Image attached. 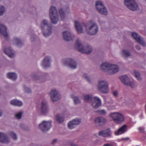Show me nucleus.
<instances>
[{"mask_svg": "<svg viewBox=\"0 0 146 146\" xmlns=\"http://www.w3.org/2000/svg\"><path fill=\"white\" fill-rule=\"evenodd\" d=\"M124 3L129 9L133 11L139 9L138 4L135 0H124Z\"/></svg>", "mask_w": 146, "mask_h": 146, "instance_id": "obj_6", "label": "nucleus"}, {"mask_svg": "<svg viewBox=\"0 0 146 146\" xmlns=\"http://www.w3.org/2000/svg\"><path fill=\"white\" fill-rule=\"evenodd\" d=\"M81 122L80 119L76 118L69 122L68 123V127L70 129L75 128L76 126L80 124Z\"/></svg>", "mask_w": 146, "mask_h": 146, "instance_id": "obj_15", "label": "nucleus"}, {"mask_svg": "<svg viewBox=\"0 0 146 146\" xmlns=\"http://www.w3.org/2000/svg\"><path fill=\"white\" fill-rule=\"evenodd\" d=\"M103 146H113L111 143H106Z\"/></svg>", "mask_w": 146, "mask_h": 146, "instance_id": "obj_47", "label": "nucleus"}, {"mask_svg": "<svg viewBox=\"0 0 146 146\" xmlns=\"http://www.w3.org/2000/svg\"><path fill=\"white\" fill-rule=\"evenodd\" d=\"M22 90L26 93H30L32 92L31 89L25 85H23L22 86Z\"/></svg>", "mask_w": 146, "mask_h": 146, "instance_id": "obj_38", "label": "nucleus"}, {"mask_svg": "<svg viewBox=\"0 0 146 146\" xmlns=\"http://www.w3.org/2000/svg\"><path fill=\"white\" fill-rule=\"evenodd\" d=\"M138 129L140 131H142L144 130V129L143 127H139L138 128Z\"/></svg>", "mask_w": 146, "mask_h": 146, "instance_id": "obj_48", "label": "nucleus"}, {"mask_svg": "<svg viewBox=\"0 0 146 146\" xmlns=\"http://www.w3.org/2000/svg\"><path fill=\"white\" fill-rule=\"evenodd\" d=\"M51 100L53 102H56L61 98L60 93L56 89H52L49 93Z\"/></svg>", "mask_w": 146, "mask_h": 146, "instance_id": "obj_9", "label": "nucleus"}, {"mask_svg": "<svg viewBox=\"0 0 146 146\" xmlns=\"http://www.w3.org/2000/svg\"><path fill=\"white\" fill-rule=\"evenodd\" d=\"M10 104L12 105L20 106L23 104L21 101L17 99H13L10 101Z\"/></svg>", "mask_w": 146, "mask_h": 146, "instance_id": "obj_30", "label": "nucleus"}, {"mask_svg": "<svg viewBox=\"0 0 146 146\" xmlns=\"http://www.w3.org/2000/svg\"><path fill=\"white\" fill-rule=\"evenodd\" d=\"M74 25L78 33L80 34L83 33L82 27L83 26H84V24L80 23L78 21H76L74 22Z\"/></svg>", "mask_w": 146, "mask_h": 146, "instance_id": "obj_22", "label": "nucleus"}, {"mask_svg": "<svg viewBox=\"0 0 146 146\" xmlns=\"http://www.w3.org/2000/svg\"><path fill=\"white\" fill-rule=\"evenodd\" d=\"M13 42L15 44L19 47H21L23 44L20 39L17 38H15Z\"/></svg>", "mask_w": 146, "mask_h": 146, "instance_id": "obj_35", "label": "nucleus"}, {"mask_svg": "<svg viewBox=\"0 0 146 146\" xmlns=\"http://www.w3.org/2000/svg\"><path fill=\"white\" fill-rule=\"evenodd\" d=\"M63 64L70 68L74 69L76 68L77 64L75 61L70 58H68L63 60Z\"/></svg>", "mask_w": 146, "mask_h": 146, "instance_id": "obj_8", "label": "nucleus"}, {"mask_svg": "<svg viewBox=\"0 0 146 146\" xmlns=\"http://www.w3.org/2000/svg\"><path fill=\"white\" fill-rule=\"evenodd\" d=\"M62 34L63 38L66 41H70L73 40L74 38V35L72 32L65 31L63 32Z\"/></svg>", "mask_w": 146, "mask_h": 146, "instance_id": "obj_14", "label": "nucleus"}, {"mask_svg": "<svg viewBox=\"0 0 146 146\" xmlns=\"http://www.w3.org/2000/svg\"><path fill=\"white\" fill-rule=\"evenodd\" d=\"M102 100L99 97L97 96H94L91 101V106L93 108L97 109L102 105Z\"/></svg>", "mask_w": 146, "mask_h": 146, "instance_id": "obj_10", "label": "nucleus"}, {"mask_svg": "<svg viewBox=\"0 0 146 146\" xmlns=\"http://www.w3.org/2000/svg\"><path fill=\"white\" fill-rule=\"evenodd\" d=\"M7 77L8 78L13 80H15L17 78V75L15 73L10 72L7 74Z\"/></svg>", "mask_w": 146, "mask_h": 146, "instance_id": "obj_31", "label": "nucleus"}, {"mask_svg": "<svg viewBox=\"0 0 146 146\" xmlns=\"http://www.w3.org/2000/svg\"><path fill=\"white\" fill-rule=\"evenodd\" d=\"M0 33L5 38H8L9 36L7 28L5 25L1 23H0Z\"/></svg>", "mask_w": 146, "mask_h": 146, "instance_id": "obj_21", "label": "nucleus"}, {"mask_svg": "<svg viewBox=\"0 0 146 146\" xmlns=\"http://www.w3.org/2000/svg\"><path fill=\"white\" fill-rule=\"evenodd\" d=\"M129 139V138L128 137H127L126 138H124L123 139V140H128Z\"/></svg>", "mask_w": 146, "mask_h": 146, "instance_id": "obj_51", "label": "nucleus"}, {"mask_svg": "<svg viewBox=\"0 0 146 146\" xmlns=\"http://www.w3.org/2000/svg\"><path fill=\"white\" fill-rule=\"evenodd\" d=\"M4 52L10 58H13L15 56V52L10 47H7L4 50Z\"/></svg>", "mask_w": 146, "mask_h": 146, "instance_id": "obj_19", "label": "nucleus"}, {"mask_svg": "<svg viewBox=\"0 0 146 146\" xmlns=\"http://www.w3.org/2000/svg\"><path fill=\"white\" fill-rule=\"evenodd\" d=\"M96 6L97 10L98 11L101 9L105 7L103 2L100 1H97L96 4Z\"/></svg>", "mask_w": 146, "mask_h": 146, "instance_id": "obj_33", "label": "nucleus"}, {"mask_svg": "<svg viewBox=\"0 0 146 146\" xmlns=\"http://www.w3.org/2000/svg\"><path fill=\"white\" fill-rule=\"evenodd\" d=\"M98 112L100 114L105 115L106 113V111L104 110H100L98 111Z\"/></svg>", "mask_w": 146, "mask_h": 146, "instance_id": "obj_42", "label": "nucleus"}, {"mask_svg": "<svg viewBox=\"0 0 146 146\" xmlns=\"http://www.w3.org/2000/svg\"><path fill=\"white\" fill-rule=\"evenodd\" d=\"M31 39H32V41H33V40H33V39H32V38H31Z\"/></svg>", "mask_w": 146, "mask_h": 146, "instance_id": "obj_53", "label": "nucleus"}, {"mask_svg": "<svg viewBox=\"0 0 146 146\" xmlns=\"http://www.w3.org/2000/svg\"><path fill=\"white\" fill-rule=\"evenodd\" d=\"M52 122L50 121H43L39 125V129L44 132L48 131L51 127Z\"/></svg>", "mask_w": 146, "mask_h": 146, "instance_id": "obj_11", "label": "nucleus"}, {"mask_svg": "<svg viewBox=\"0 0 146 146\" xmlns=\"http://www.w3.org/2000/svg\"><path fill=\"white\" fill-rule=\"evenodd\" d=\"M59 13L61 19H63L65 15L62 9H60L58 13L55 7L53 6L51 7L49 9V16L52 23L56 24L58 23L59 20Z\"/></svg>", "mask_w": 146, "mask_h": 146, "instance_id": "obj_2", "label": "nucleus"}, {"mask_svg": "<svg viewBox=\"0 0 146 146\" xmlns=\"http://www.w3.org/2000/svg\"><path fill=\"white\" fill-rule=\"evenodd\" d=\"M98 27L96 23H94L90 25L86 29L87 33L91 35H94L96 34L98 31Z\"/></svg>", "mask_w": 146, "mask_h": 146, "instance_id": "obj_7", "label": "nucleus"}, {"mask_svg": "<svg viewBox=\"0 0 146 146\" xmlns=\"http://www.w3.org/2000/svg\"><path fill=\"white\" fill-rule=\"evenodd\" d=\"M131 35L137 42L143 46H146V42L144 39L137 33L135 32L132 33Z\"/></svg>", "mask_w": 146, "mask_h": 146, "instance_id": "obj_13", "label": "nucleus"}, {"mask_svg": "<svg viewBox=\"0 0 146 146\" xmlns=\"http://www.w3.org/2000/svg\"><path fill=\"white\" fill-rule=\"evenodd\" d=\"M71 146H78L77 145H75L74 143H72L71 144Z\"/></svg>", "mask_w": 146, "mask_h": 146, "instance_id": "obj_52", "label": "nucleus"}, {"mask_svg": "<svg viewBox=\"0 0 146 146\" xmlns=\"http://www.w3.org/2000/svg\"><path fill=\"white\" fill-rule=\"evenodd\" d=\"M133 75H134L136 78L139 81H141L142 78L141 77V75L140 73L135 70H134L132 72Z\"/></svg>", "mask_w": 146, "mask_h": 146, "instance_id": "obj_34", "label": "nucleus"}, {"mask_svg": "<svg viewBox=\"0 0 146 146\" xmlns=\"http://www.w3.org/2000/svg\"><path fill=\"white\" fill-rule=\"evenodd\" d=\"M96 125L98 126H101L103 125L107 122V119L102 117H98L94 119Z\"/></svg>", "mask_w": 146, "mask_h": 146, "instance_id": "obj_20", "label": "nucleus"}, {"mask_svg": "<svg viewBox=\"0 0 146 146\" xmlns=\"http://www.w3.org/2000/svg\"><path fill=\"white\" fill-rule=\"evenodd\" d=\"M48 20L46 19L42 20L40 22V27L41 29L51 25Z\"/></svg>", "mask_w": 146, "mask_h": 146, "instance_id": "obj_28", "label": "nucleus"}, {"mask_svg": "<svg viewBox=\"0 0 146 146\" xmlns=\"http://www.w3.org/2000/svg\"><path fill=\"white\" fill-rule=\"evenodd\" d=\"M100 69L109 75H112L118 72L119 70L117 64L108 62H104L100 66Z\"/></svg>", "mask_w": 146, "mask_h": 146, "instance_id": "obj_1", "label": "nucleus"}, {"mask_svg": "<svg viewBox=\"0 0 146 146\" xmlns=\"http://www.w3.org/2000/svg\"><path fill=\"white\" fill-rule=\"evenodd\" d=\"M127 126L126 125H124L120 127L118 130H116L115 132L116 135H121L125 133L127 130Z\"/></svg>", "mask_w": 146, "mask_h": 146, "instance_id": "obj_24", "label": "nucleus"}, {"mask_svg": "<svg viewBox=\"0 0 146 146\" xmlns=\"http://www.w3.org/2000/svg\"><path fill=\"white\" fill-rule=\"evenodd\" d=\"M71 98L73 100L74 105H77L81 103V100L79 97L76 96L74 93H72L70 95Z\"/></svg>", "mask_w": 146, "mask_h": 146, "instance_id": "obj_27", "label": "nucleus"}, {"mask_svg": "<svg viewBox=\"0 0 146 146\" xmlns=\"http://www.w3.org/2000/svg\"><path fill=\"white\" fill-rule=\"evenodd\" d=\"M74 47L80 52L87 54H90L93 50L92 47L90 45L84 43L79 39L76 40Z\"/></svg>", "mask_w": 146, "mask_h": 146, "instance_id": "obj_3", "label": "nucleus"}, {"mask_svg": "<svg viewBox=\"0 0 146 146\" xmlns=\"http://www.w3.org/2000/svg\"><path fill=\"white\" fill-rule=\"evenodd\" d=\"M121 55L124 58H127L130 56V52L127 50L123 49L120 53Z\"/></svg>", "mask_w": 146, "mask_h": 146, "instance_id": "obj_32", "label": "nucleus"}, {"mask_svg": "<svg viewBox=\"0 0 146 146\" xmlns=\"http://www.w3.org/2000/svg\"><path fill=\"white\" fill-rule=\"evenodd\" d=\"M11 137L14 140H16L17 137L16 134L14 132L11 131L9 133Z\"/></svg>", "mask_w": 146, "mask_h": 146, "instance_id": "obj_41", "label": "nucleus"}, {"mask_svg": "<svg viewBox=\"0 0 146 146\" xmlns=\"http://www.w3.org/2000/svg\"><path fill=\"white\" fill-rule=\"evenodd\" d=\"M40 110L41 113L43 115L46 114L48 112L47 102L45 100H42L41 102Z\"/></svg>", "mask_w": 146, "mask_h": 146, "instance_id": "obj_18", "label": "nucleus"}, {"mask_svg": "<svg viewBox=\"0 0 146 146\" xmlns=\"http://www.w3.org/2000/svg\"><path fill=\"white\" fill-rule=\"evenodd\" d=\"M109 116L115 123L117 124H121L125 120L123 115L119 112L111 113L109 115Z\"/></svg>", "mask_w": 146, "mask_h": 146, "instance_id": "obj_5", "label": "nucleus"}, {"mask_svg": "<svg viewBox=\"0 0 146 146\" xmlns=\"http://www.w3.org/2000/svg\"><path fill=\"white\" fill-rule=\"evenodd\" d=\"M107 103L108 104H109L110 105H111L113 103V100L111 99H110L109 101L108 100L107 101Z\"/></svg>", "mask_w": 146, "mask_h": 146, "instance_id": "obj_44", "label": "nucleus"}, {"mask_svg": "<svg viewBox=\"0 0 146 146\" xmlns=\"http://www.w3.org/2000/svg\"><path fill=\"white\" fill-rule=\"evenodd\" d=\"M51 58L48 56H46L42 60L41 64L42 66L44 68H47L50 67L51 65Z\"/></svg>", "mask_w": 146, "mask_h": 146, "instance_id": "obj_17", "label": "nucleus"}, {"mask_svg": "<svg viewBox=\"0 0 146 146\" xmlns=\"http://www.w3.org/2000/svg\"><path fill=\"white\" fill-rule=\"evenodd\" d=\"M56 120L59 123H62L64 120V118L62 115L57 114L56 116Z\"/></svg>", "mask_w": 146, "mask_h": 146, "instance_id": "obj_37", "label": "nucleus"}, {"mask_svg": "<svg viewBox=\"0 0 146 146\" xmlns=\"http://www.w3.org/2000/svg\"><path fill=\"white\" fill-rule=\"evenodd\" d=\"M0 142L3 143H7L10 142V140L5 134L0 132Z\"/></svg>", "mask_w": 146, "mask_h": 146, "instance_id": "obj_26", "label": "nucleus"}, {"mask_svg": "<svg viewBox=\"0 0 146 146\" xmlns=\"http://www.w3.org/2000/svg\"><path fill=\"white\" fill-rule=\"evenodd\" d=\"M33 78L38 82L42 83L44 82L45 81V79L41 76L40 73L35 74L33 77Z\"/></svg>", "mask_w": 146, "mask_h": 146, "instance_id": "obj_25", "label": "nucleus"}, {"mask_svg": "<svg viewBox=\"0 0 146 146\" xmlns=\"http://www.w3.org/2000/svg\"><path fill=\"white\" fill-rule=\"evenodd\" d=\"M121 81L124 84L130 86L131 88L135 86L134 83L130 80L129 78L126 75H123L119 77Z\"/></svg>", "mask_w": 146, "mask_h": 146, "instance_id": "obj_12", "label": "nucleus"}, {"mask_svg": "<svg viewBox=\"0 0 146 146\" xmlns=\"http://www.w3.org/2000/svg\"><path fill=\"white\" fill-rule=\"evenodd\" d=\"M3 114V111L0 109V117H1Z\"/></svg>", "mask_w": 146, "mask_h": 146, "instance_id": "obj_50", "label": "nucleus"}, {"mask_svg": "<svg viewBox=\"0 0 146 146\" xmlns=\"http://www.w3.org/2000/svg\"><path fill=\"white\" fill-rule=\"evenodd\" d=\"M23 113V112L22 111L17 113L15 114V118L17 119H20L21 118Z\"/></svg>", "mask_w": 146, "mask_h": 146, "instance_id": "obj_39", "label": "nucleus"}, {"mask_svg": "<svg viewBox=\"0 0 146 146\" xmlns=\"http://www.w3.org/2000/svg\"><path fill=\"white\" fill-rule=\"evenodd\" d=\"M99 136L104 137H111L112 132L110 129H108L105 130L101 131L98 133Z\"/></svg>", "mask_w": 146, "mask_h": 146, "instance_id": "obj_23", "label": "nucleus"}, {"mask_svg": "<svg viewBox=\"0 0 146 146\" xmlns=\"http://www.w3.org/2000/svg\"><path fill=\"white\" fill-rule=\"evenodd\" d=\"M85 78L88 82L91 83L92 82V80L90 77L88 76H85Z\"/></svg>", "mask_w": 146, "mask_h": 146, "instance_id": "obj_43", "label": "nucleus"}, {"mask_svg": "<svg viewBox=\"0 0 146 146\" xmlns=\"http://www.w3.org/2000/svg\"><path fill=\"white\" fill-rule=\"evenodd\" d=\"M113 95L115 96H116L118 94V92L117 91H114L113 92Z\"/></svg>", "mask_w": 146, "mask_h": 146, "instance_id": "obj_45", "label": "nucleus"}, {"mask_svg": "<svg viewBox=\"0 0 146 146\" xmlns=\"http://www.w3.org/2000/svg\"><path fill=\"white\" fill-rule=\"evenodd\" d=\"M5 7L3 6L0 5V16H2L5 11Z\"/></svg>", "mask_w": 146, "mask_h": 146, "instance_id": "obj_40", "label": "nucleus"}, {"mask_svg": "<svg viewBox=\"0 0 146 146\" xmlns=\"http://www.w3.org/2000/svg\"><path fill=\"white\" fill-rule=\"evenodd\" d=\"M98 90L101 93L107 94L109 93V84L105 80H100L98 82L97 85Z\"/></svg>", "mask_w": 146, "mask_h": 146, "instance_id": "obj_4", "label": "nucleus"}, {"mask_svg": "<svg viewBox=\"0 0 146 146\" xmlns=\"http://www.w3.org/2000/svg\"><path fill=\"white\" fill-rule=\"evenodd\" d=\"M57 141V139H54L52 140V141L51 143L52 144H54Z\"/></svg>", "mask_w": 146, "mask_h": 146, "instance_id": "obj_46", "label": "nucleus"}, {"mask_svg": "<svg viewBox=\"0 0 146 146\" xmlns=\"http://www.w3.org/2000/svg\"><path fill=\"white\" fill-rule=\"evenodd\" d=\"M98 11L100 13L104 15H107L108 13V11L105 7L99 10Z\"/></svg>", "mask_w": 146, "mask_h": 146, "instance_id": "obj_36", "label": "nucleus"}, {"mask_svg": "<svg viewBox=\"0 0 146 146\" xmlns=\"http://www.w3.org/2000/svg\"><path fill=\"white\" fill-rule=\"evenodd\" d=\"M41 30L43 36L45 37H47L50 36L52 33L51 25Z\"/></svg>", "mask_w": 146, "mask_h": 146, "instance_id": "obj_16", "label": "nucleus"}, {"mask_svg": "<svg viewBox=\"0 0 146 146\" xmlns=\"http://www.w3.org/2000/svg\"><path fill=\"white\" fill-rule=\"evenodd\" d=\"M82 97L84 101L86 102H90L92 99V95L89 94H84Z\"/></svg>", "mask_w": 146, "mask_h": 146, "instance_id": "obj_29", "label": "nucleus"}, {"mask_svg": "<svg viewBox=\"0 0 146 146\" xmlns=\"http://www.w3.org/2000/svg\"><path fill=\"white\" fill-rule=\"evenodd\" d=\"M136 48L138 50H140L141 49L140 47L139 46L137 45L136 46Z\"/></svg>", "mask_w": 146, "mask_h": 146, "instance_id": "obj_49", "label": "nucleus"}]
</instances>
